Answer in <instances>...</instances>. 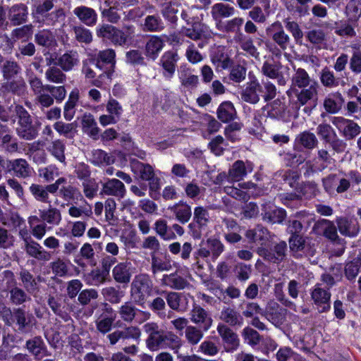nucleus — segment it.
<instances>
[{
	"instance_id": "09e8293b",
	"label": "nucleus",
	"mask_w": 361,
	"mask_h": 361,
	"mask_svg": "<svg viewBox=\"0 0 361 361\" xmlns=\"http://www.w3.org/2000/svg\"><path fill=\"white\" fill-rule=\"evenodd\" d=\"M178 78L181 85L187 90L195 89L199 84L198 76L192 74V71L188 68H181Z\"/></svg>"
},
{
	"instance_id": "de8ad7c7",
	"label": "nucleus",
	"mask_w": 361,
	"mask_h": 361,
	"mask_svg": "<svg viewBox=\"0 0 361 361\" xmlns=\"http://www.w3.org/2000/svg\"><path fill=\"white\" fill-rule=\"evenodd\" d=\"M128 265L126 262H121L113 269V277L117 283L126 285L130 281L132 274Z\"/></svg>"
},
{
	"instance_id": "423d86ee",
	"label": "nucleus",
	"mask_w": 361,
	"mask_h": 361,
	"mask_svg": "<svg viewBox=\"0 0 361 361\" xmlns=\"http://www.w3.org/2000/svg\"><path fill=\"white\" fill-rule=\"evenodd\" d=\"M152 291L153 282L147 274H139L134 277L130 285V295L137 305H144Z\"/></svg>"
},
{
	"instance_id": "3c124183",
	"label": "nucleus",
	"mask_w": 361,
	"mask_h": 361,
	"mask_svg": "<svg viewBox=\"0 0 361 361\" xmlns=\"http://www.w3.org/2000/svg\"><path fill=\"white\" fill-rule=\"evenodd\" d=\"M305 37L312 45L319 48L327 42V34L322 29L313 28L305 32Z\"/></svg>"
},
{
	"instance_id": "e433bc0d",
	"label": "nucleus",
	"mask_w": 361,
	"mask_h": 361,
	"mask_svg": "<svg viewBox=\"0 0 361 361\" xmlns=\"http://www.w3.org/2000/svg\"><path fill=\"white\" fill-rule=\"evenodd\" d=\"M47 302L54 314L61 318L63 321L67 322L71 319L69 313L73 311V307L71 305L67 304L66 300L62 303L59 300H56L54 297H49Z\"/></svg>"
},
{
	"instance_id": "a211bd4d",
	"label": "nucleus",
	"mask_w": 361,
	"mask_h": 361,
	"mask_svg": "<svg viewBox=\"0 0 361 361\" xmlns=\"http://www.w3.org/2000/svg\"><path fill=\"white\" fill-rule=\"evenodd\" d=\"M102 313L95 321L97 330L102 334L109 333L116 319V314L113 308L107 303L104 304Z\"/></svg>"
},
{
	"instance_id": "8fccbe9b",
	"label": "nucleus",
	"mask_w": 361,
	"mask_h": 361,
	"mask_svg": "<svg viewBox=\"0 0 361 361\" xmlns=\"http://www.w3.org/2000/svg\"><path fill=\"white\" fill-rule=\"evenodd\" d=\"M81 123L82 130L85 133L94 140L98 139L99 128L91 114H85L82 117Z\"/></svg>"
},
{
	"instance_id": "13d9d810",
	"label": "nucleus",
	"mask_w": 361,
	"mask_h": 361,
	"mask_svg": "<svg viewBox=\"0 0 361 361\" xmlns=\"http://www.w3.org/2000/svg\"><path fill=\"white\" fill-rule=\"evenodd\" d=\"M54 0H45L42 3L35 6L32 11V16L35 22L41 23L42 18H44L54 8Z\"/></svg>"
},
{
	"instance_id": "58836bf2",
	"label": "nucleus",
	"mask_w": 361,
	"mask_h": 361,
	"mask_svg": "<svg viewBox=\"0 0 361 361\" xmlns=\"http://www.w3.org/2000/svg\"><path fill=\"white\" fill-rule=\"evenodd\" d=\"M2 83L1 90L4 92L11 93L18 97L23 96L27 91V85L23 78L18 80L12 79L11 80H5Z\"/></svg>"
},
{
	"instance_id": "a878e982",
	"label": "nucleus",
	"mask_w": 361,
	"mask_h": 361,
	"mask_svg": "<svg viewBox=\"0 0 361 361\" xmlns=\"http://www.w3.org/2000/svg\"><path fill=\"white\" fill-rule=\"evenodd\" d=\"M211 61L216 66V71H221L232 67L233 61L228 54L224 47L219 46L215 48L211 54Z\"/></svg>"
},
{
	"instance_id": "f704fd0d",
	"label": "nucleus",
	"mask_w": 361,
	"mask_h": 361,
	"mask_svg": "<svg viewBox=\"0 0 361 361\" xmlns=\"http://www.w3.org/2000/svg\"><path fill=\"white\" fill-rule=\"evenodd\" d=\"M245 237L253 243H258L264 247L270 237L269 231L262 225L258 224L253 229L245 232Z\"/></svg>"
},
{
	"instance_id": "1a4fd4ad",
	"label": "nucleus",
	"mask_w": 361,
	"mask_h": 361,
	"mask_svg": "<svg viewBox=\"0 0 361 361\" xmlns=\"http://www.w3.org/2000/svg\"><path fill=\"white\" fill-rule=\"evenodd\" d=\"M0 166L4 168L6 173H13L18 178L26 179L31 177L32 169L26 159L19 158L16 159H6L0 157Z\"/></svg>"
},
{
	"instance_id": "774afa93",
	"label": "nucleus",
	"mask_w": 361,
	"mask_h": 361,
	"mask_svg": "<svg viewBox=\"0 0 361 361\" xmlns=\"http://www.w3.org/2000/svg\"><path fill=\"white\" fill-rule=\"evenodd\" d=\"M268 108L267 116L271 118L279 119L285 115L286 105L279 99L274 100Z\"/></svg>"
},
{
	"instance_id": "680f3d73",
	"label": "nucleus",
	"mask_w": 361,
	"mask_h": 361,
	"mask_svg": "<svg viewBox=\"0 0 361 361\" xmlns=\"http://www.w3.org/2000/svg\"><path fill=\"white\" fill-rule=\"evenodd\" d=\"M63 71L61 68L56 66H50L45 72V78L50 82L63 84L67 78Z\"/></svg>"
},
{
	"instance_id": "393cba45",
	"label": "nucleus",
	"mask_w": 361,
	"mask_h": 361,
	"mask_svg": "<svg viewBox=\"0 0 361 361\" xmlns=\"http://www.w3.org/2000/svg\"><path fill=\"white\" fill-rule=\"evenodd\" d=\"M30 219L37 222L43 221L49 225L58 226L61 221L62 216L61 211L59 209L49 204L48 208L39 210V217L32 216Z\"/></svg>"
},
{
	"instance_id": "c9c22d12",
	"label": "nucleus",
	"mask_w": 361,
	"mask_h": 361,
	"mask_svg": "<svg viewBox=\"0 0 361 361\" xmlns=\"http://www.w3.org/2000/svg\"><path fill=\"white\" fill-rule=\"evenodd\" d=\"M261 73L269 78L277 79L279 84L281 85L286 84V80L280 71V66L274 61H264L261 68Z\"/></svg>"
},
{
	"instance_id": "2f4dec72",
	"label": "nucleus",
	"mask_w": 361,
	"mask_h": 361,
	"mask_svg": "<svg viewBox=\"0 0 361 361\" xmlns=\"http://www.w3.org/2000/svg\"><path fill=\"white\" fill-rule=\"evenodd\" d=\"M285 312L286 310L281 308L278 302L271 300L268 302V305L265 311L262 312V315L275 326H279L283 322Z\"/></svg>"
},
{
	"instance_id": "864d4df0",
	"label": "nucleus",
	"mask_w": 361,
	"mask_h": 361,
	"mask_svg": "<svg viewBox=\"0 0 361 361\" xmlns=\"http://www.w3.org/2000/svg\"><path fill=\"white\" fill-rule=\"evenodd\" d=\"M28 191L35 201L51 204L49 195L47 194L44 185L32 183L28 188Z\"/></svg>"
},
{
	"instance_id": "4468645a",
	"label": "nucleus",
	"mask_w": 361,
	"mask_h": 361,
	"mask_svg": "<svg viewBox=\"0 0 361 361\" xmlns=\"http://www.w3.org/2000/svg\"><path fill=\"white\" fill-rule=\"evenodd\" d=\"M24 348L31 354L35 360H42L44 357L51 355L45 341L41 336H35L28 338L25 343Z\"/></svg>"
},
{
	"instance_id": "cd10ccee",
	"label": "nucleus",
	"mask_w": 361,
	"mask_h": 361,
	"mask_svg": "<svg viewBox=\"0 0 361 361\" xmlns=\"http://www.w3.org/2000/svg\"><path fill=\"white\" fill-rule=\"evenodd\" d=\"M179 60L178 54L173 51H166L160 59V66L162 67L163 76L167 79L173 78Z\"/></svg>"
},
{
	"instance_id": "c756f323",
	"label": "nucleus",
	"mask_w": 361,
	"mask_h": 361,
	"mask_svg": "<svg viewBox=\"0 0 361 361\" xmlns=\"http://www.w3.org/2000/svg\"><path fill=\"white\" fill-rule=\"evenodd\" d=\"M224 250V244L217 238H208L205 247H202L198 250V255L202 257L212 256L213 260H216Z\"/></svg>"
},
{
	"instance_id": "aec40b11",
	"label": "nucleus",
	"mask_w": 361,
	"mask_h": 361,
	"mask_svg": "<svg viewBox=\"0 0 361 361\" xmlns=\"http://www.w3.org/2000/svg\"><path fill=\"white\" fill-rule=\"evenodd\" d=\"M189 27H183L181 28V33L194 41L202 40L206 37L207 27L205 24L202 23L201 19L196 16L191 20V24L188 25Z\"/></svg>"
},
{
	"instance_id": "0eeeda50",
	"label": "nucleus",
	"mask_w": 361,
	"mask_h": 361,
	"mask_svg": "<svg viewBox=\"0 0 361 361\" xmlns=\"http://www.w3.org/2000/svg\"><path fill=\"white\" fill-rule=\"evenodd\" d=\"M130 165L132 171L139 179L149 181L151 190L157 191L159 189V179L155 177L154 169L150 164H144L136 159H131Z\"/></svg>"
},
{
	"instance_id": "f03ea898",
	"label": "nucleus",
	"mask_w": 361,
	"mask_h": 361,
	"mask_svg": "<svg viewBox=\"0 0 361 361\" xmlns=\"http://www.w3.org/2000/svg\"><path fill=\"white\" fill-rule=\"evenodd\" d=\"M147 334V347L152 351L169 348L175 353H178L183 345L181 338L173 331H164L159 328L155 322H148L143 326Z\"/></svg>"
},
{
	"instance_id": "6ab92c4d",
	"label": "nucleus",
	"mask_w": 361,
	"mask_h": 361,
	"mask_svg": "<svg viewBox=\"0 0 361 361\" xmlns=\"http://www.w3.org/2000/svg\"><path fill=\"white\" fill-rule=\"evenodd\" d=\"M266 32L280 49L286 50L288 48L290 42V37L286 33L280 22L276 21L272 23L266 29Z\"/></svg>"
},
{
	"instance_id": "20e7f679",
	"label": "nucleus",
	"mask_w": 361,
	"mask_h": 361,
	"mask_svg": "<svg viewBox=\"0 0 361 361\" xmlns=\"http://www.w3.org/2000/svg\"><path fill=\"white\" fill-rule=\"evenodd\" d=\"M141 336L140 329L136 326H124L120 329H116L106 336V339L111 345L119 343L125 346L123 350L128 354L135 355L137 352V346L134 343H138Z\"/></svg>"
},
{
	"instance_id": "69168bd1",
	"label": "nucleus",
	"mask_w": 361,
	"mask_h": 361,
	"mask_svg": "<svg viewBox=\"0 0 361 361\" xmlns=\"http://www.w3.org/2000/svg\"><path fill=\"white\" fill-rule=\"evenodd\" d=\"M286 29L291 34L296 44L302 45L303 32L299 24L293 20L287 18L284 20Z\"/></svg>"
},
{
	"instance_id": "7c9ffc66",
	"label": "nucleus",
	"mask_w": 361,
	"mask_h": 361,
	"mask_svg": "<svg viewBox=\"0 0 361 361\" xmlns=\"http://www.w3.org/2000/svg\"><path fill=\"white\" fill-rule=\"evenodd\" d=\"M24 250L26 253L38 260L49 261L51 255L45 250H42L41 245L34 241L30 236L23 237Z\"/></svg>"
},
{
	"instance_id": "a18cd8bd",
	"label": "nucleus",
	"mask_w": 361,
	"mask_h": 361,
	"mask_svg": "<svg viewBox=\"0 0 361 361\" xmlns=\"http://www.w3.org/2000/svg\"><path fill=\"white\" fill-rule=\"evenodd\" d=\"M79 62L78 53L75 51H68L61 55L56 64L63 71H71Z\"/></svg>"
},
{
	"instance_id": "412c9836",
	"label": "nucleus",
	"mask_w": 361,
	"mask_h": 361,
	"mask_svg": "<svg viewBox=\"0 0 361 361\" xmlns=\"http://www.w3.org/2000/svg\"><path fill=\"white\" fill-rule=\"evenodd\" d=\"M332 123L348 140H352L360 133V127L353 121L343 117H334Z\"/></svg>"
},
{
	"instance_id": "5701e85b",
	"label": "nucleus",
	"mask_w": 361,
	"mask_h": 361,
	"mask_svg": "<svg viewBox=\"0 0 361 361\" xmlns=\"http://www.w3.org/2000/svg\"><path fill=\"white\" fill-rule=\"evenodd\" d=\"M190 319L204 331H207L213 323V319L209 312L200 305L193 306L190 312Z\"/></svg>"
},
{
	"instance_id": "9b49d317",
	"label": "nucleus",
	"mask_w": 361,
	"mask_h": 361,
	"mask_svg": "<svg viewBox=\"0 0 361 361\" xmlns=\"http://www.w3.org/2000/svg\"><path fill=\"white\" fill-rule=\"evenodd\" d=\"M122 320L131 323L133 321L141 323L149 319L151 314L149 312L142 311L135 307L132 302H126L118 311Z\"/></svg>"
},
{
	"instance_id": "4be33fe9",
	"label": "nucleus",
	"mask_w": 361,
	"mask_h": 361,
	"mask_svg": "<svg viewBox=\"0 0 361 361\" xmlns=\"http://www.w3.org/2000/svg\"><path fill=\"white\" fill-rule=\"evenodd\" d=\"M0 72L4 80H11L21 74L22 67L13 59L4 58L0 53Z\"/></svg>"
},
{
	"instance_id": "f3484780",
	"label": "nucleus",
	"mask_w": 361,
	"mask_h": 361,
	"mask_svg": "<svg viewBox=\"0 0 361 361\" xmlns=\"http://www.w3.org/2000/svg\"><path fill=\"white\" fill-rule=\"evenodd\" d=\"M8 19L11 26L17 27L25 24L28 19V7L23 3L7 6Z\"/></svg>"
},
{
	"instance_id": "7ed1b4c3",
	"label": "nucleus",
	"mask_w": 361,
	"mask_h": 361,
	"mask_svg": "<svg viewBox=\"0 0 361 361\" xmlns=\"http://www.w3.org/2000/svg\"><path fill=\"white\" fill-rule=\"evenodd\" d=\"M0 316L6 326L16 325L17 331L21 334L29 333L35 324L34 316L22 307L11 310L9 307L0 304Z\"/></svg>"
},
{
	"instance_id": "5fc2aeb1",
	"label": "nucleus",
	"mask_w": 361,
	"mask_h": 361,
	"mask_svg": "<svg viewBox=\"0 0 361 361\" xmlns=\"http://www.w3.org/2000/svg\"><path fill=\"white\" fill-rule=\"evenodd\" d=\"M248 166H245V164L242 160L235 161L229 171V177L232 182H237L243 180L247 173Z\"/></svg>"
},
{
	"instance_id": "bf43d9fd",
	"label": "nucleus",
	"mask_w": 361,
	"mask_h": 361,
	"mask_svg": "<svg viewBox=\"0 0 361 361\" xmlns=\"http://www.w3.org/2000/svg\"><path fill=\"white\" fill-rule=\"evenodd\" d=\"M212 16L214 20L221 18H228L235 13V8L228 4L223 3L215 4L211 10Z\"/></svg>"
},
{
	"instance_id": "f257e3e1",
	"label": "nucleus",
	"mask_w": 361,
	"mask_h": 361,
	"mask_svg": "<svg viewBox=\"0 0 361 361\" xmlns=\"http://www.w3.org/2000/svg\"><path fill=\"white\" fill-rule=\"evenodd\" d=\"M291 85L286 92L289 98H296L295 104L300 108L307 105L304 109L305 112H310L316 106L318 100V82L312 79L308 73L301 68H295L291 77Z\"/></svg>"
},
{
	"instance_id": "9d476101",
	"label": "nucleus",
	"mask_w": 361,
	"mask_h": 361,
	"mask_svg": "<svg viewBox=\"0 0 361 361\" xmlns=\"http://www.w3.org/2000/svg\"><path fill=\"white\" fill-rule=\"evenodd\" d=\"M287 249L286 242L281 240L276 243L271 250L259 246L256 249V252L267 262L279 264L286 259Z\"/></svg>"
},
{
	"instance_id": "37998d69",
	"label": "nucleus",
	"mask_w": 361,
	"mask_h": 361,
	"mask_svg": "<svg viewBox=\"0 0 361 361\" xmlns=\"http://www.w3.org/2000/svg\"><path fill=\"white\" fill-rule=\"evenodd\" d=\"M125 192L124 184L121 180L113 178L103 184L100 195L123 197Z\"/></svg>"
},
{
	"instance_id": "4d7b16f0",
	"label": "nucleus",
	"mask_w": 361,
	"mask_h": 361,
	"mask_svg": "<svg viewBox=\"0 0 361 361\" xmlns=\"http://www.w3.org/2000/svg\"><path fill=\"white\" fill-rule=\"evenodd\" d=\"M154 229L156 233L164 240H173L176 238L175 233L171 231L166 221L164 219L157 220L154 224Z\"/></svg>"
},
{
	"instance_id": "72a5a7b5",
	"label": "nucleus",
	"mask_w": 361,
	"mask_h": 361,
	"mask_svg": "<svg viewBox=\"0 0 361 361\" xmlns=\"http://www.w3.org/2000/svg\"><path fill=\"white\" fill-rule=\"evenodd\" d=\"M262 211L263 221L271 224H283L287 216L286 211L280 207H264Z\"/></svg>"
},
{
	"instance_id": "6e6552de",
	"label": "nucleus",
	"mask_w": 361,
	"mask_h": 361,
	"mask_svg": "<svg viewBox=\"0 0 361 361\" xmlns=\"http://www.w3.org/2000/svg\"><path fill=\"white\" fill-rule=\"evenodd\" d=\"M34 26L32 24H23L15 27L10 35L0 32V38L5 42L6 49L11 51L18 41L27 42L32 36Z\"/></svg>"
},
{
	"instance_id": "052dcab7",
	"label": "nucleus",
	"mask_w": 361,
	"mask_h": 361,
	"mask_svg": "<svg viewBox=\"0 0 361 361\" xmlns=\"http://www.w3.org/2000/svg\"><path fill=\"white\" fill-rule=\"evenodd\" d=\"M296 143L307 149H312L318 145V140L315 135L309 131L300 133L296 137Z\"/></svg>"
},
{
	"instance_id": "ea45409f",
	"label": "nucleus",
	"mask_w": 361,
	"mask_h": 361,
	"mask_svg": "<svg viewBox=\"0 0 361 361\" xmlns=\"http://www.w3.org/2000/svg\"><path fill=\"white\" fill-rule=\"evenodd\" d=\"M161 295L167 302L168 306L173 310L176 312H185L187 309V304L182 302L183 294L173 291L162 290Z\"/></svg>"
},
{
	"instance_id": "c03bdc74",
	"label": "nucleus",
	"mask_w": 361,
	"mask_h": 361,
	"mask_svg": "<svg viewBox=\"0 0 361 361\" xmlns=\"http://www.w3.org/2000/svg\"><path fill=\"white\" fill-rule=\"evenodd\" d=\"M116 52L112 49H107L99 51L97 55L92 57L94 59L99 62L101 71L106 68H113L114 70L116 63Z\"/></svg>"
},
{
	"instance_id": "79ce46f5",
	"label": "nucleus",
	"mask_w": 361,
	"mask_h": 361,
	"mask_svg": "<svg viewBox=\"0 0 361 361\" xmlns=\"http://www.w3.org/2000/svg\"><path fill=\"white\" fill-rule=\"evenodd\" d=\"M219 319L228 326H240L243 323V318L240 313L230 307H226L221 310Z\"/></svg>"
},
{
	"instance_id": "49530a36",
	"label": "nucleus",
	"mask_w": 361,
	"mask_h": 361,
	"mask_svg": "<svg viewBox=\"0 0 361 361\" xmlns=\"http://www.w3.org/2000/svg\"><path fill=\"white\" fill-rule=\"evenodd\" d=\"M169 209L175 214L176 219L183 224L188 222L192 216L191 207L183 202L169 207Z\"/></svg>"
},
{
	"instance_id": "39448f33",
	"label": "nucleus",
	"mask_w": 361,
	"mask_h": 361,
	"mask_svg": "<svg viewBox=\"0 0 361 361\" xmlns=\"http://www.w3.org/2000/svg\"><path fill=\"white\" fill-rule=\"evenodd\" d=\"M14 112L18 119L16 128V135L20 139L28 141L37 138L41 123L39 121L34 122L30 113L20 104L14 106Z\"/></svg>"
},
{
	"instance_id": "ddd939ff",
	"label": "nucleus",
	"mask_w": 361,
	"mask_h": 361,
	"mask_svg": "<svg viewBox=\"0 0 361 361\" xmlns=\"http://www.w3.org/2000/svg\"><path fill=\"white\" fill-rule=\"evenodd\" d=\"M309 237L302 235H290L288 238L289 249L292 255L300 258L303 255H313Z\"/></svg>"
},
{
	"instance_id": "2eb2a0df",
	"label": "nucleus",
	"mask_w": 361,
	"mask_h": 361,
	"mask_svg": "<svg viewBox=\"0 0 361 361\" xmlns=\"http://www.w3.org/2000/svg\"><path fill=\"white\" fill-rule=\"evenodd\" d=\"M216 331L221 338L226 351L232 352L237 350L240 345V340L238 334L230 326L219 323Z\"/></svg>"
},
{
	"instance_id": "c85d7f7f",
	"label": "nucleus",
	"mask_w": 361,
	"mask_h": 361,
	"mask_svg": "<svg viewBox=\"0 0 361 361\" xmlns=\"http://www.w3.org/2000/svg\"><path fill=\"white\" fill-rule=\"evenodd\" d=\"M311 298L319 312H325L330 310L331 293L328 290L317 286L311 292Z\"/></svg>"
},
{
	"instance_id": "bb28decb",
	"label": "nucleus",
	"mask_w": 361,
	"mask_h": 361,
	"mask_svg": "<svg viewBox=\"0 0 361 361\" xmlns=\"http://www.w3.org/2000/svg\"><path fill=\"white\" fill-rule=\"evenodd\" d=\"M319 80L322 85L328 89H336L338 87H343L347 85L346 80L336 76L334 72L327 66L321 70Z\"/></svg>"
},
{
	"instance_id": "f8f14e48",
	"label": "nucleus",
	"mask_w": 361,
	"mask_h": 361,
	"mask_svg": "<svg viewBox=\"0 0 361 361\" xmlns=\"http://www.w3.org/2000/svg\"><path fill=\"white\" fill-rule=\"evenodd\" d=\"M337 228L333 221L322 219L314 223L312 232L317 235L324 236L331 243H342L343 238L338 236Z\"/></svg>"
},
{
	"instance_id": "a19ab883",
	"label": "nucleus",
	"mask_w": 361,
	"mask_h": 361,
	"mask_svg": "<svg viewBox=\"0 0 361 361\" xmlns=\"http://www.w3.org/2000/svg\"><path fill=\"white\" fill-rule=\"evenodd\" d=\"M172 267L169 257L166 255L161 257L154 252L151 253V271L153 276L161 271H169Z\"/></svg>"
},
{
	"instance_id": "dca6fc26",
	"label": "nucleus",
	"mask_w": 361,
	"mask_h": 361,
	"mask_svg": "<svg viewBox=\"0 0 361 361\" xmlns=\"http://www.w3.org/2000/svg\"><path fill=\"white\" fill-rule=\"evenodd\" d=\"M73 15L81 23L87 27H93L97 25L99 20L97 12L92 7L80 5L73 10Z\"/></svg>"
},
{
	"instance_id": "0e129e2a",
	"label": "nucleus",
	"mask_w": 361,
	"mask_h": 361,
	"mask_svg": "<svg viewBox=\"0 0 361 361\" xmlns=\"http://www.w3.org/2000/svg\"><path fill=\"white\" fill-rule=\"evenodd\" d=\"M104 299L112 304H118L124 296V293L120 290L119 287L108 286L102 290Z\"/></svg>"
},
{
	"instance_id": "473e14b6",
	"label": "nucleus",
	"mask_w": 361,
	"mask_h": 361,
	"mask_svg": "<svg viewBox=\"0 0 361 361\" xmlns=\"http://www.w3.org/2000/svg\"><path fill=\"white\" fill-rule=\"evenodd\" d=\"M162 286L169 287L173 290H183L190 286V283L178 271L169 274H164L160 282Z\"/></svg>"
},
{
	"instance_id": "4c0bfd02",
	"label": "nucleus",
	"mask_w": 361,
	"mask_h": 361,
	"mask_svg": "<svg viewBox=\"0 0 361 361\" xmlns=\"http://www.w3.org/2000/svg\"><path fill=\"white\" fill-rule=\"evenodd\" d=\"M340 233L348 237H355L360 231V226L355 221L348 220L344 217L337 218L336 220Z\"/></svg>"
},
{
	"instance_id": "6e6d98bb",
	"label": "nucleus",
	"mask_w": 361,
	"mask_h": 361,
	"mask_svg": "<svg viewBox=\"0 0 361 361\" xmlns=\"http://www.w3.org/2000/svg\"><path fill=\"white\" fill-rule=\"evenodd\" d=\"M164 41L157 36L152 37L147 42L145 46L146 55L152 59H155L158 54L163 49Z\"/></svg>"
},
{
	"instance_id": "338daca9",
	"label": "nucleus",
	"mask_w": 361,
	"mask_h": 361,
	"mask_svg": "<svg viewBox=\"0 0 361 361\" xmlns=\"http://www.w3.org/2000/svg\"><path fill=\"white\" fill-rule=\"evenodd\" d=\"M91 162L95 166L110 165L114 162V158L102 149H94L92 152Z\"/></svg>"
},
{
	"instance_id": "b1692460",
	"label": "nucleus",
	"mask_w": 361,
	"mask_h": 361,
	"mask_svg": "<svg viewBox=\"0 0 361 361\" xmlns=\"http://www.w3.org/2000/svg\"><path fill=\"white\" fill-rule=\"evenodd\" d=\"M262 92V86L255 77L248 82L240 92V97L245 102L255 104L259 102V93Z\"/></svg>"
},
{
	"instance_id": "603ef678",
	"label": "nucleus",
	"mask_w": 361,
	"mask_h": 361,
	"mask_svg": "<svg viewBox=\"0 0 361 361\" xmlns=\"http://www.w3.org/2000/svg\"><path fill=\"white\" fill-rule=\"evenodd\" d=\"M236 111L231 102H224L217 109V116L224 123L229 122L235 118Z\"/></svg>"
},
{
	"instance_id": "e2e57ef3",
	"label": "nucleus",
	"mask_w": 361,
	"mask_h": 361,
	"mask_svg": "<svg viewBox=\"0 0 361 361\" xmlns=\"http://www.w3.org/2000/svg\"><path fill=\"white\" fill-rule=\"evenodd\" d=\"M85 25H74L72 28L75 39L79 43L89 44L92 42L93 37L91 31L85 27Z\"/></svg>"
}]
</instances>
